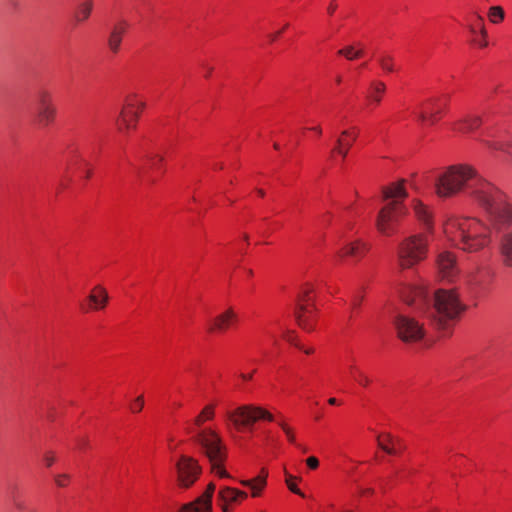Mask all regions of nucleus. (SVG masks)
<instances>
[{
    "mask_svg": "<svg viewBox=\"0 0 512 512\" xmlns=\"http://www.w3.org/2000/svg\"><path fill=\"white\" fill-rule=\"evenodd\" d=\"M70 483V476L68 474H58L55 476V484L58 487H66Z\"/></svg>",
    "mask_w": 512,
    "mask_h": 512,
    "instance_id": "obj_44",
    "label": "nucleus"
},
{
    "mask_svg": "<svg viewBox=\"0 0 512 512\" xmlns=\"http://www.w3.org/2000/svg\"><path fill=\"white\" fill-rule=\"evenodd\" d=\"M501 253L504 258V262L508 266H512V232L507 234L503 238L501 245Z\"/></svg>",
    "mask_w": 512,
    "mask_h": 512,
    "instance_id": "obj_37",
    "label": "nucleus"
},
{
    "mask_svg": "<svg viewBox=\"0 0 512 512\" xmlns=\"http://www.w3.org/2000/svg\"><path fill=\"white\" fill-rule=\"evenodd\" d=\"M342 76L341 75H337L336 78H335V82L337 85H340L342 83Z\"/></svg>",
    "mask_w": 512,
    "mask_h": 512,
    "instance_id": "obj_54",
    "label": "nucleus"
},
{
    "mask_svg": "<svg viewBox=\"0 0 512 512\" xmlns=\"http://www.w3.org/2000/svg\"><path fill=\"white\" fill-rule=\"evenodd\" d=\"M347 373L361 387H368L371 384V378L355 363L349 365Z\"/></svg>",
    "mask_w": 512,
    "mask_h": 512,
    "instance_id": "obj_33",
    "label": "nucleus"
},
{
    "mask_svg": "<svg viewBox=\"0 0 512 512\" xmlns=\"http://www.w3.org/2000/svg\"><path fill=\"white\" fill-rule=\"evenodd\" d=\"M191 433H193L195 443L201 447L208 459L217 460L227 452V447L217 427L209 426L191 431Z\"/></svg>",
    "mask_w": 512,
    "mask_h": 512,
    "instance_id": "obj_9",
    "label": "nucleus"
},
{
    "mask_svg": "<svg viewBox=\"0 0 512 512\" xmlns=\"http://www.w3.org/2000/svg\"><path fill=\"white\" fill-rule=\"evenodd\" d=\"M259 512H268V511H266V510H260Z\"/></svg>",
    "mask_w": 512,
    "mask_h": 512,
    "instance_id": "obj_56",
    "label": "nucleus"
},
{
    "mask_svg": "<svg viewBox=\"0 0 512 512\" xmlns=\"http://www.w3.org/2000/svg\"><path fill=\"white\" fill-rule=\"evenodd\" d=\"M284 480L285 484L290 492L300 496L301 498H305L306 495L300 489L299 484L302 482V478L300 476L293 475L287 471L284 472Z\"/></svg>",
    "mask_w": 512,
    "mask_h": 512,
    "instance_id": "obj_35",
    "label": "nucleus"
},
{
    "mask_svg": "<svg viewBox=\"0 0 512 512\" xmlns=\"http://www.w3.org/2000/svg\"><path fill=\"white\" fill-rule=\"evenodd\" d=\"M108 301L109 295L106 288L102 285H96L90 290L81 308L84 312L101 311L106 308Z\"/></svg>",
    "mask_w": 512,
    "mask_h": 512,
    "instance_id": "obj_23",
    "label": "nucleus"
},
{
    "mask_svg": "<svg viewBox=\"0 0 512 512\" xmlns=\"http://www.w3.org/2000/svg\"><path fill=\"white\" fill-rule=\"evenodd\" d=\"M227 420L237 431L252 427L259 421L275 422V416L266 408L255 404H243L226 414Z\"/></svg>",
    "mask_w": 512,
    "mask_h": 512,
    "instance_id": "obj_8",
    "label": "nucleus"
},
{
    "mask_svg": "<svg viewBox=\"0 0 512 512\" xmlns=\"http://www.w3.org/2000/svg\"><path fill=\"white\" fill-rule=\"evenodd\" d=\"M227 458V452L217 460L208 459L211 464V470L214 475L219 478H231L230 474L227 472L224 466V462Z\"/></svg>",
    "mask_w": 512,
    "mask_h": 512,
    "instance_id": "obj_36",
    "label": "nucleus"
},
{
    "mask_svg": "<svg viewBox=\"0 0 512 512\" xmlns=\"http://www.w3.org/2000/svg\"><path fill=\"white\" fill-rule=\"evenodd\" d=\"M275 421L278 423L279 427L282 429L288 442L291 444H296V433H295L294 429L284 419H279V420L275 419Z\"/></svg>",
    "mask_w": 512,
    "mask_h": 512,
    "instance_id": "obj_40",
    "label": "nucleus"
},
{
    "mask_svg": "<svg viewBox=\"0 0 512 512\" xmlns=\"http://www.w3.org/2000/svg\"><path fill=\"white\" fill-rule=\"evenodd\" d=\"M433 188L440 200H450L466 193L495 226L512 224V203L507 194L481 176L470 163L458 162L443 167L435 177Z\"/></svg>",
    "mask_w": 512,
    "mask_h": 512,
    "instance_id": "obj_1",
    "label": "nucleus"
},
{
    "mask_svg": "<svg viewBox=\"0 0 512 512\" xmlns=\"http://www.w3.org/2000/svg\"><path fill=\"white\" fill-rule=\"evenodd\" d=\"M144 404H145L144 396L142 394L138 395L136 398H134L129 403V410L133 414H138L143 410Z\"/></svg>",
    "mask_w": 512,
    "mask_h": 512,
    "instance_id": "obj_42",
    "label": "nucleus"
},
{
    "mask_svg": "<svg viewBox=\"0 0 512 512\" xmlns=\"http://www.w3.org/2000/svg\"><path fill=\"white\" fill-rule=\"evenodd\" d=\"M338 9V4L336 1L332 0L327 6V13L332 16L336 10Z\"/></svg>",
    "mask_w": 512,
    "mask_h": 512,
    "instance_id": "obj_48",
    "label": "nucleus"
},
{
    "mask_svg": "<svg viewBox=\"0 0 512 512\" xmlns=\"http://www.w3.org/2000/svg\"><path fill=\"white\" fill-rule=\"evenodd\" d=\"M244 274L246 279H252L254 277V270L250 267H245Z\"/></svg>",
    "mask_w": 512,
    "mask_h": 512,
    "instance_id": "obj_51",
    "label": "nucleus"
},
{
    "mask_svg": "<svg viewBox=\"0 0 512 512\" xmlns=\"http://www.w3.org/2000/svg\"><path fill=\"white\" fill-rule=\"evenodd\" d=\"M337 54L349 61L360 59L364 56V47L361 43L347 45L339 49Z\"/></svg>",
    "mask_w": 512,
    "mask_h": 512,
    "instance_id": "obj_34",
    "label": "nucleus"
},
{
    "mask_svg": "<svg viewBox=\"0 0 512 512\" xmlns=\"http://www.w3.org/2000/svg\"><path fill=\"white\" fill-rule=\"evenodd\" d=\"M410 208L415 219L432 233L435 228V212L431 205L425 203L421 198L415 197L410 201Z\"/></svg>",
    "mask_w": 512,
    "mask_h": 512,
    "instance_id": "obj_19",
    "label": "nucleus"
},
{
    "mask_svg": "<svg viewBox=\"0 0 512 512\" xmlns=\"http://www.w3.org/2000/svg\"><path fill=\"white\" fill-rule=\"evenodd\" d=\"M306 465L311 470H316L319 467V460L315 456H310L306 459Z\"/></svg>",
    "mask_w": 512,
    "mask_h": 512,
    "instance_id": "obj_46",
    "label": "nucleus"
},
{
    "mask_svg": "<svg viewBox=\"0 0 512 512\" xmlns=\"http://www.w3.org/2000/svg\"><path fill=\"white\" fill-rule=\"evenodd\" d=\"M437 269L440 277L448 283H454L459 277L457 255L452 251H443L437 257Z\"/></svg>",
    "mask_w": 512,
    "mask_h": 512,
    "instance_id": "obj_18",
    "label": "nucleus"
},
{
    "mask_svg": "<svg viewBox=\"0 0 512 512\" xmlns=\"http://www.w3.org/2000/svg\"><path fill=\"white\" fill-rule=\"evenodd\" d=\"M295 347L304 352L306 355H311L314 353V348L312 346H304L300 343H295Z\"/></svg>",
    "mask_w": 512,
    "mask_h": 512,
    "instance_id": "obj_47",
    "label": "nucleus"
},
{
    "mask_svg": "<svg viewBox=\"0 0 512 512\" xmlns=\"http://www.w3.org/2000/svg\"><path fill=\"white\" fill-rule=\"evenodd\" d=\"M446 99L440 96H433L422 102L418 120L424 126L436 125L444 116L446 110Z\"/></svg>",
    "mask_w": 512,
    "mask_h": 512,
    "instance_id": "obj_12",
    "label": "nucleus"
},
{
    "mask_svg": "<svg viewBox=\"0 0 512 512\" xmlns=\"http://www.w3.org/2000/svg\"><path fill=\"white\" fill-rule=\"evenodd\" d=\"M44 464L51 467L56 462V454L52 451H47L43 456Z\"/></svg>",
    "mask_w": 512,
    "mask_h": 512,
    "instance_id": "obj_45",
    "label": "nucleus"
},
{
    "mask_svg": "<svg viewBox=\"0 0 512 512\" xmlns=\"http://www.w3.org/2000/svg\"><path fill=\"white\" fill-rule=\"evenodd\" d=\"M409 215L407 204H386L380 207L375 218V229L383 237L398 234L401 224Z\"/></svg>",
    "mask_w": 512,
    "mask_h": 512,
    "instance_id": "obj_6",
    "label": "nucleus"
},
{
    "mask_svg": "<svg viewBox=\"0 0 512 512\" xmlns=\"http://www.w3.org/2000/svg\"><path fill=\"white\" fill-rule=\"evenodd\" d=\"M432 322L435 327L443 332H449L454 323L466 310L465 303L461 300L458 289H438L433 296Z\"/></svg>",
    "mask_w": 512,
    "mask_h": 512,
    "instance_id": "obj_3",
    "label": "nucleus"
},
{
    "mask_svg": "<svg viewBox=\"0 0 512 512\" xmlns=\"http://www.w3.org/2000/svg\"><path fill=\"white\" fill-rule=\"evenodd\" d=\"M289 28V23L285 22L281 25V27L275 29V31L271 32L268 37L271 42L276 41L281 34H283Z\"/></svg>",
    "mask_w": 512,
    "mask_h": 512,
    "instance_id": "obj_43",
    "label": "nucleus"
},
{
    "mask_svg": "<svg viewBox=\"0 0 512 512\" xmlns=\"http://www.w3.org/2000/svg\"><path fill=\"white\" fill-rule=\"evenodd\" d=\"M483 124L482 116L476 113H467L450 123V130L459 135H468L478 131Z\"/></svg>",
    "mask_w": 512,
    "mask_h": 512,
    "instance_id": "obj_20",
    "label": "nucleus"
},
{
    "mask_svg": "<svg viewBox=\"0 0 512 512\" xmlns=\"http://www.w3.org/2000/svg\"><path fill=\"white\" fill-rule=\"evenodd\" d=\"M37 118L41 124L51 123L56 116V108L53 104L52 96L47 91H41L37 99Z\"/></svg>",
    "mask_w": 512,
    "mask_h": 512,
    "instance_id": "obj_27",
    "label": "nucleus"
},
{
    "mask_svg": "<svg viewBox=\"0 0 512 512\" xmlns=\"http://www.w3.org/2000/svg\"><path fill=\"white\" fill-rule=\"evenodd\" d=\"M146 109V101L135 92L128 93L121 106L116 119V128L119 133L129 135L136 131L139 120Z\"/></svg>",
    "mask_w": 512,
    "mask_h": 512,
    "instance_id": "obj_7",
    "label": "nucleus"
},
{
    "mask_svg": "<svg viewBox=\"0 0 512 512\" xmlns=\"http://www.w3.org/2000/svg\"><path fill=\"white\" fill-rule=\"evenodd\" d=\"M397 291L402 301L408 305H413L418 301H423L426 294L424 286L408 282L400 283Z\"/></svg>",
    "mask_w": 512,
    "mask_h": 512,
    "instance_id": "obj_29",
    "label": "nucleus"
},
{
    "mask_svg": "<svg viewBox=\"0 0 512 512\" xmlns=\"http://www.w3.org/2000/svg\"><path fill=\"white\" fill-rule=\"evenodd\" d=\"M379 65L385 73H392L395 71L394 59L390 55H383L379 59Z\"/></svg>",
    "mask_w": 512,
    "mask_h": 512,
    "instance_id": "obj_41",
    "label": "nucleus"
},
{
    "mask_svg": "<svg viewBox=\"0 0 512 512\" xmlns=\"http://www.w3.org/2000/svg\"><path fill=\"white\" fill-rule=\"evenodd\" d=\"M445 239L456 249L475 254L492 244V230L482 219L467 215H450L442 224Z\"/></svg>",
    "mask_w": 512,
    "mask_h": 512,
    "instance_id": "obj_2",
    "label": "nucleus"
},
{
    "mask_svg": "<svg viewBox=\"0 0 512 512\" xmlns=\"http://www.w3.org/2000/svg\"><path fill=\"white\" fill-rule=\"evenodd\" d=\"M93 9V0H85L75 11V19L78 22L85 21L89 18Z\"/></svg>",
    "mask_w": 512,
    "mask_h": 512,
    "instance_id": "obj_38",
    "label": "nucleus"
},
{
    "mask_svg": "<svg viewBox=\"0 0 512 512\" xmlns=\"http://www.w3.org/2000/svg\"><path fill=\"white\" fill-rule=\"evenodd\" d=\"M217 407V401H210L206 403L192 419L191 431L212 426L211 423L216 418Z\"/></svg>",
    "mask_w": 512,
    "mask_h": 512,
    "instance_id": "obj_28",
    "label": "nucleus"
},
{
    "mask_svg": "<svg viewBox=\"0 0 512 512\" xmlns=\"http://www.w3.org/2000/svg\"><path fill=\"white\" fill-rule=\"evenodd\" d=\"M387 93V85L380 79H373L368 83L364 92L365 107L369 110L378 108Z\"/></svg>",
    "mask_w": 512,
    "mask_h": 512,
    "instance_id": "obj_22",
    "label": "nucleus"
},
{
    "mask_svg": "<svg viewBox=\"0 0 512 512\" xmlns=\"http://www.w3.org/2000/svg\"><path fill=\"white\" fill-rule=\"evenodd\" d=\"M492 272L486 266H478L464 273L462 277V286L474 290L490 282Z\"/></svg>",
    "mask_w": 512,
    "mask_h": 512,
    "instance_id": "obj_24",
    "label": "nucleus"
},
{
    "mask_svg": "<svg viewBox=\"0 0 512 512\" xmlns=\"http://www.w3.org/2000/svg\"><path fill=\"white\" fill-rule=\"evenodd\" d=\"M256 373V370H252L251 372H247V373H242L240 375L241 379L244 381V382H249L253 379L254 377V374Z\"/></svg>",
    "mask_w": 512,
    "mask_h": 512,
    "instance_id": "obj_49",
    "label": "nucleus"
},
{
    "mask_svg": "<svg viewBox=\"0 0 512 512\" xmlns=\"http://www.w3.org/2000/svg\"><path fill=\"white\" fill-rule=\"evenodd\" d=\"M371 250V244L362 238H356L342 245L335 252V260L339 263H344L351 259L359 262L366 257Z\"/></svg>",
    "mask_w": 512,
    "mask_h": 512,
    "instance_id": "obj_13",
    "label": "nucleus"
},
{
    "mask_svg": "<svg viewBox=\"0 0 512 512\" xmlns=\"http://www.w3.org/2000/svg\"><path fill=\"white\" fill-rule=\"evenodd\" d=\"M269 471L266 467H262L259 473L252 478H242L238 483L249 490L248 494L251 498H261L268 486Z\"/></svg>",
    "mask_w": 512,
    "mask_h": 512,
    "instance_id": "obj_21",
    "label": "nucleus"
},
{
    "mask_svg": "<svg viewBox=\"0 0 512 512\" xmlns=\"http://www.w3.org/2000/svg\"><path fill=\"white\" fill-rule=\"evenodd\" d=\"M360 130L357 126H350L344 129L338 136L334 147L331 150L330 157L333 160L340 159L342 162L348 156V153L359 136Z\"/></svg>",
    "mask_w": 512,
    "mask_h": 512,
    "instance_id": "obj_16",
    "label": "nucleus"
},
{
    "mask_svg": "<svg viewBox=\"0 0 512 512\" xmlns=\"http://www.w3.org/2000/svg\"><path fill=\"white\" fill-rule=\"evenodd\" d=\"M480 141L491 151H499L512 156V141L510 140L493 138L492 134L487 131L485 138Z\"/></svg>",
    "mask_w": 512,
    "mask_h": 512,
    "instance_id": "obj_32",
    "label": "nucleus"
},
{
    "mask_svg": "<svg viewBox=\"0 0 512 512\" xmlns=\"http://www.w3.org/2000/svg\"><path fill=\"white\" fill-rule=\"evenodd\" d=\"M320 318V310L316 304L315 284L310 281L302 283L299 287L296 301V321L298 326L306 331L313 332Z\"/></svg>",
    "mask_w": 512,
    "mask_h": 512,
    "instance_id": "obj_4",
    "label": "nucleus"
},
{
    "mask_svg": "<svg viewBox=\"0 0 512 512\" xmlns=\"http://www.w3.org/2000/svg\"><path fill=\"white\" fill-rule=\"evenodd\" d=\"M248 498L247 491L232 486H222L217 493L218 506L222 512H233Z\"/></svg>",
    "mask_w": 512,
    "mask_h": 512,
    "instance_id": "obj_14",
    "label": "nucleus"
},
{
    "mask_svg": "<svg viewBox=\"0 0 512 512\" xmlns=\"http://www.w3.org/2000/svg\"><path fill=\"white\" fill-rule=\"evenodd\" d=\"M215 489V484L209 483L205 491L194 501L184 504L180 512H212V498Z\"/></svg>",
    "mask_w": 512,
    "mask_h": 512,
    "instance_id": "obj_25",
    "label": "nucleus"
},
{
    "mask_svg": "<svg viewBox=\"0 0 512 512\" xmlns=\"http://www.w3.org/2000/svg\"><path fill=\"white\" fill-rule=\"evenodd\" d=\"M328 404L329 405H339V402H338V400L336 398L331 397V398L328 399Z\"/></svg>",
    "mask_w": 512,
    "mask_h": 512,
    "instance_id": "obj_53",
    "label": "nucleus"
},
{
    "mask_svg": "<svg viewBox=\"0 0 512 512\" xmlns=\"http://www.w3.org/2000/svg\"><path fill=\"white\" fill-rule=\"evenodd\" d=\"M407 180L400 178L387 183L381 188V199L386 204H407Z\"/></svg>",
    "mask_w": 512,
    "mask_h": 512,
    "instance_id": "obj_17",
    "label": "nucleus"
},
{
    "mask_svg": "<svg viewBox=\"0 0 512 512\" xmlns=\"http://www.w3.org/2000/svg\"><path fill=\"white\" fill-rule=\"evenodd\" d=\"M429 238L425 233L405 237L398 245L397 260L401 269H411L427 258Z\"/></svg>",
    "mask_w": 512,
    "mask_h": 512,
    "instance_id": "obj_5",
    "label": "nucleus"
},
{
    "mask_svg": "<svg viewBox=\"0 0 512 512\" xmlns=\"http://www.w3.org/2000/svg\"><path fill=\"white\" fill-rule=\"evenodd\" d=\"M465 24L471 33L472 42L478 47L487 45V34L484 25V19L475 13L466 17Z\"/></svg>",
    "mask_w": 512,
    "mask_h": 512,
    "instance_id": "obj_26",
    "label": "nucleus"
},
{
    "mask_svg": "<svg viewBox=\"0 0 512 512\" xmlns=\"http://www.w3.org/2000/svg\"><path fill=\"white\" fill-rule=\"evenodd\" d=\"M239 321L237 308L230 305L211 319L208 330L214 334H222L236 327Z\"/></svg>",
    "mask_w": 512,
    "mask_h": 512,
    "instance_id": "obj_15",
    "label": "nucleus"
},
{
    "mask_svg": "<svg viewBox=\"0 0 512 512\" xmlns=\"http://www.w3.org/2000/svg\"><path fill=\"white\" fill-rule=\"evenodd\" d=\"M258 194H259L260 197H263L265 193H264V191L262 189H259L258 190Z\"/></svg>",
    "mask_w": 512,
    "mask_h": 512,
    "instance_id": "obj_55",
    "label": "nucleus"
},
{
    "mask_svg": "<svg viewBox=\"0 0 512 512\" xmlns=\"http://www.w3.org/2000/svg\"><path fill=\"white\" fill-rule=\"evenodd\" d=\"M285 339L290 342L291 344H293L295 346V343H299L298 340H297V336L294 332H288L286 335H285Z\"/></svg>",
    "mask_w": 512,
    "mask_h": 512,
    "instance_id": "obj_50",
    "label": "nucleus"
},
{
    "mask_svg": "<svg viewBox=\"0 0 512 512\" xmlns=\"http://www.w3.org/2000/svg\"><path fill=\"white\" fill-rule=\"evenodd\" d=\"M128 29L129 23L125 20H120L114 24L108 38V47L112 53L116 54L120 51L122 39Z\"/></svg>",
    "mask_w": 512,
    "mask_h": 512,
    "instance_id": "obj_30",
    "label": "nucleus"
},
{
    "mask_svg": "<svg viewBox=\"0 0 512 512\" xmlns=\"http://www.w3.org/2000/svg\"><path fill=\"white\" fill-rule=\"evenodd\" d=\"M487 17L492 24H499L504 20V9L501 6H492L488 10Z\"/></svg>",
    "mask_w": 512,
    "mask_h": 512,
    "instance_id": "obj_39",
    "label": "nucleus"
},
{
    "mask_svg": "<svg viewBox=\"0 0 512 512\" xmlns=\"http://www.w3.org/2000/svg\"><path fill=\"white\" fill-rule=\"evenodd\" d=\"M202 469L196 459L182 455L176 462L177 485L181 489L192 487L199 479Z\"/></svg>",
    "mask_w": 512,
    "mask_h": 512,
    "instance_id": "obj_11",
    "label": "nucleus"
},
{
    "mask_svg": "<svg viewBox=\"0 0 512 512\" xmlns=\"http://www.w3.org/2000/svg\"><path fill=\"white\" fill-rule=\"evenodd\" d=\"M379 447L388 454H398L403 449V444L400 439L393 436L388 432H383L377 438Z\"/></svg>",
    "mask_w": 512,
    "mask_h": 512,
    "instance_id": "obj_31",
    "label": "nucleus"
},
{
    "mask_svg": "<svg viewBox=\"0 0 512 512\" xmlns=\"http://www.w3.org/2000/svg\"><path fill=\"white\" fill-rule=\"evenodd\" d=\"M309 130L313 131L318 136H320L322 134V128H321L320 125H316V126L310 127Z\"/></svg>",
    "mask_w": 512,
    "mask_h": 512,
    "instance_id": "obj_52",
    "label": "nucleus"
},
{
    "mask_svg": "<svg viewBox=\"0 0 512 512\" xmlns=\"http://www.w3.org/2000/svg\"><path fill=\"white\" fill-rule=\"evenodd\" d=\"M394 326L398 338L405 343H416L424 339L426 330L423 323L406 314L395 317Z\"/></svg>",
    "mask_w": 512,
    "mask_h": 512,
    "instance_id": "obj_10",
    "label": "nucleus"
}]
</instances>
